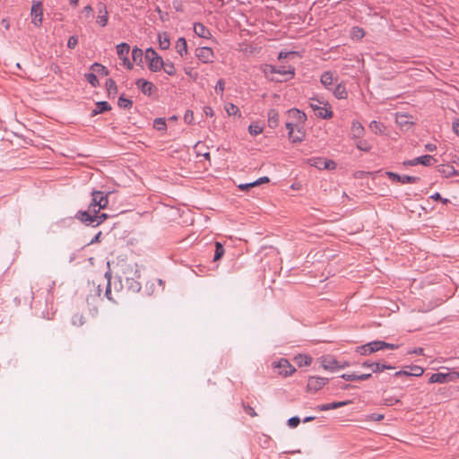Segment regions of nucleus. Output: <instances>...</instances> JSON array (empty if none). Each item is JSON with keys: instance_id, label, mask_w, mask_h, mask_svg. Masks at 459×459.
Instances as JSON below:
<instances>
[{"instance_id": "nucleus-1", "label": "nucleus", "mask_w": 459, "mask_h": 459, "mask_svg": "<svg viewBox=\"0 0 459 459\" xmlns=\"http://www.w3.org/2000/svg\"><path fill=\"white\" fill-rule=\"evenodd\" d=\"M76 218L87 226L96 227L108 218L107 213H93L79 211Z\"/></svg>"}, {"instance_id": "nucleus-2", "label": "nucleus", "mask_w": 459, "mask_h": 459, "mask_svg": "<svg viewBox=\"0 0 459 459\" xmlns=\"http://www.w3.org/2000/svg\"><path fill=\"white\" fill-rule=\"evenodd\" d=\"M92 199L88 206L86 212L99 213L101 209L107 207L108 204V195L101 191H93L91 193Z\"/></svg>"}, {"instance_id": "nucleus-3", "label": "nucleus", "mask_w": 459, "mask_h": 459, "mask_svg": "<svg viewBox=\"0 0 459 459\" xmlns=\"http://www.w3.org/2000/svg\"><path fill=\"white\" fill-rule=\"evenodd\" d=\"M310 107L316 112V115L323 119H329L333 117V111L328 106V103L324 100H320L316 98L310 100Z\"/></svg>"}, {"instance_id": "nucleus-4", "label": "nucleus", "mask_w": 459, "mask_h": 459, "mask_svg": "<svg viewBox=\"0 0 459 459\" xmlns=\"http://www.w3.org/2000/svg\"><path fill=\"white\" fill-rule=\"evenodd\" d=\"M459 379V373L453 371L449 373H434L431 375V377L429 379V383H448V382H455Z\"/></svg>"}, {"instance_id": "nucleus-5", "label": "nucleus", "mask_w": 459, "mask_h": 459, "mask_svg": "<svg viewBox=\"0 0 459 459\" xmlns=\"http://www.w3.org/2000/svg\"><path fill=\"white\" fill-rule=\"evenodd\" d=\"M273 368L278 369V374L284 377L292 375L296 369L286 359H281L277 362H273Z\"/></svg>"}, {"instance_id": "nucleus-6", "label": "nucleus", "mask_w": 459, "mask_h": 459, "mask_svg": "<svg viewBox=\"0 0 459 459\" xmlns=\"http://www.w3.org/2000/svg\"><path fill=\"white\" fill-rule=\"evenodd\" d=\"M32 20L31 22L36 27H40L43 20V5L39 1H34L30 12Z\"/></svg>"}, {"instance_id": "nucleus-7", "label": "nucleus", "mask_w": 459, "mask_h": 459, "mask_svg": "<svg viewBox=\"0 0 459 459\" xmlns=\"http://www.w3.org/2000/svg\"><path fill=\"white\" fill-rule=\"evenodd\" d=\"M196 57L204 64H211L214 59V53L211 48L201 47L195 49Z\"/></svg>"}, {"instance_id": "nucleus-8", "label": "nucleus", "mask_w": 459, "mask_h": 459, "mask_svg": "<svg viewBox=\"0 0 459 459\" xmlns=\"http://www.w3.org/2000/svg\"><path fill=\"white\" fill-rule=\"evenodd\" d=\"M130 51V46L127 43H120L117 46V53L118 57L123 61V65L128 68H133V64L127 57Z\"/></svg>"}, {"instance_id": "nucleus-9", "label": "nucleus", "mask_w": 459, "mask_h": 459, "mask_svg": "<svg viewBox=\"0 0 459 459\" xmlns=\"http://www.w3.org/2000/svg\"><path fill=\"white\" fill-rule=\"evenodd\" d=\"M319 359L321 366L325 370L334 371L337 368H344V366H339L337 359L331 355L323 356Z\"/></svg>"}, {"instance_id": "nucleus-10", "label": "nucleus", "mask_w": 459, "mask_h": 459, "mask_svg": "<svg viewBox=\"0 0 459 459\" xmlns=\"http://www.w3.org/2000/svg\"><path fill=\"white\" fill-rule=\"evenodd\" d=\"M328 383V378L320 377H310L307 380V391L316 392Z\"/></svg>"}, {"instance_id": "nucleus-11", "label": "nucleus", "mask_w": 459, "mask_h": 459, "mask_svg": "<svg viewBox=\"0 0 459 459\" xmlns=\"http://www.w3.org/2000/svg\"><path fill=\"white\" fill-rule=\"evenodd\" d=\"M386 175L392 181L399 182L403 185L415 184L420 180V178L418 177H412V176H407V175L400 176L399 174L391 172V171H387Z\"/></svg>"}, {"instance_id": "nucleus-12", "label": "nucleus", "mask_w": 459, "mask_h": 459, "mask_svg": "<svg viewBox=\"0 0 459 459\" xmlns=\"http://www.w3.org/2000/svg\"><path fill=\"white\" fill-rule=\"evenodd\" d=\"M97 9H98L97 23H99L101 27H105L108 21V13L106 4L100 2L97 4Z\"/></svg>"}, {"instance_id": "nucleus-13", "label": "nucleus", "mask_w": 459, "mask_h": 459, "mask_svg": "<svg viewBox=\"0 0 459 459\" xmlns=\"http://www.w3.org/2000/svg\"><path fill=\"white\" fill-rule=\"evenodd\" d=\"M437 171L446 178L454 176H459V170H456L453 166L448 164H442L438 166Z\"/></svg>"}, {"instance_id": "nucleus-14", "label": "nucleus", "mask_w": 459, "mask_h": 459, "mask_svg": "<svg viewBox=\"0 0 459 459\" xmlns=\"http://www.w3.org/2000/svg\"><path fill=\"white\" fill-rule=\"evenodd\" d=\"M365 134V128L359 121H353L351 127V137L360 139Z\"/></svg>"}, {"instance_id": "nucleus-15", "label": "nucleus", "mask_w": 459, "mask_h": 459, "mask_svg": "<svg viewBox=\"0 0 459 459\" xmlns=\"http://www.w3.org/2000/svg\"><path fill=\"white\" fill-rule=\"evenodd\" d=\"M362 367L370 368L375 373L382 372L385 369L393 368V367L390 365H386V364H383V363H379V362H369V361L363 362Z\"/></svg>"}, {"instance_id": "nucleus-16", "label": "nucleus", "mask_w": 459, "mask_h": 459, "mask_svg": "<svg viewBox=\"0 0 459 459\" xmlns=\"http://www.w3.org/2000/svg\"><path fill=\"white\" fill-rule=\"evenodd\" d=\"M135 84L144 95L148 96L152 94V90L155 88L152 82L144 79H138Z\"/></svg>"}, {"instance_id": "nucleus-17", "label": "nucleus", "mask_w": 459, "mask_h": 459, "mask_svg": "<svg viewBox=\"0 0 459 459\" xmlns=\"http://www.w3.org/2000/svg\"><path fill=\"white\" fill-rule=\"evenodd\" d=\"M194 31L200 38L210 39L212 37V33H211L210 30L207 29L201 22H196L194 24Z\"/></svg>"}, {"instance_id": "nucleus-18", "label": "nucleus", "mask_w": 459, "mask_h": 459, "mask_svg": "<svg viewBox=\"0 0 459 459\" xmlns=\"http://www.w3.org/2000/svg\"><path fill=\"white\" fill-rule=\"evenodd\" d=\"M288 115L290 117H291L292 119H294L297 124H304L305 121L307 120V116L304 112L300 111L299 109H297V108H291L288 111Z\"/></svg>"}, {"instance_id": "nucleus-19", "label": "nucleus", "mask_w": 459, "mask_h": 459, "mask_svg": "<svg viewBox=\"0 0 459 459\" xmlns=\"http://www.w3.org/2000/svg\"><path fill=\"white\" fill-rule=\"evenodd\" d=\"M349 403H351V401L333 402V403H325V404L318 405L316 407V410L324 411H328V410H333V409H338L342 406L348 405Z\"/></svg>"}, {"instance_id": "nucleus-20", "label": "nucleus", "mask_w": 459, "mask_h": 459, "mask_svg": "<svg viewBox=\"0 0 459 459\" xmlns=\"http://www.w3.org/2000/svg\"><path fill=\"white\" fill-rule=\"evenodd\" d=\"M321 83L326 88L331 89L333 82H337V78L333 79V73L330 71L324 72L320 78Z\"/></svg>"}, {"instance_id": "nucleus-21", "label": "nucleus", "mask_w": 459, "mask_h": 459, "mask_svg": "<svg viewBox=\"0 0 459 459\" xmlns=\"http://www.w3.org/2000/svg\"><path fill=\"white\" fill-rule=\"evenodd\" d=\"M164 66V61L161 56L152 57V60L148 62V67L152 72H158Z\"/></svg>"}, {"instance_id": "nucleus-22", "label": "nucleus", "mask_w": 459, "mask_h": 459, "mask_svg": "<svg viewBox=\"0 0 459 459\" xmlns=\"http://www.w3.org/2000/svg\"><path fill=\"white\" fill-rule=\"evenodd\" d=\"M268 126L271 128H276L279 125V113L276 109H270L267 114Z\"/></svg>"}, {"instance_id": "nucleus-23", "label": "nucleus", "mask_w": 459, "mask_h": 459, "mask_svg": "<svg viewBox=\"0 0 459 459\" xmlns=\"http://www.w3.org/2000/svg\"><path fill=\"white\" fill-rule=\"evenodd\" d=\"M125 281L128 290H132L133 292H138L141 290V283L134 277H128L125 275Z\"/></svg>"}, {"instance_id": "nucleus-24", "label": "nucleus", "mask_w": 459, "mask_h": 459, "mask_svg": "<svg viewBox=\"0 0 459 459\" xmlns=\"http://www.w3.org/2000/svg\"><path fill=\"white\" fill-rule=\"evenodd\" d=\"M270 71L272 73H277L282 76H287L285 80H288V78H292L295 74L293 68L285 69V67H280L279 69H276L274 66H270Z\"/></svg>"}, {"instance_id": "nucleus-25", "label": "nucleus", "mask_w": 459, "mask_h": 459, "mask_svg": "<svg viewBox=\"0 0 459 459\" xmlns=\"http://www.w3.org/2000/svg\"><path fill=\"white\" fill-rule=\"evenodd\" d=\"M176 50L181 56H185L187 54V44L185 38H179L176 42Z\"/></svg>"}, {"instance_id": "nucleus-26", "label": "nucleus", "mask_w": 459, "mask_h": 459, "mask_svg": "<svg viewBox=\"0 0 459 459\" xmlns=\"http://www.w3.org/2000/svg\"><path fill=\"white\" fill-rule=\"evenodd\" d=\"M159 46L162 50L169 48L170 40L167 32L159 33L158 35Z\"/></svg>"}, {"instance_id": "nucleus-27", "label": "nucleus", "mask_w": 459, "mask_h": 459, "mask_svg": "<svg viewBox=\"0 0 459 459\" xmlns=\"http://www.w3.org/2000/svg\"><path fill=\"white\" fill-rule=\"evenodd\" d=\"M333 95L339 99V100H343V99H346L348 94H347V91H346V88H345V85H343L342 83H338L334 89H333Z\"/></svg>"}, {"instance_id": "nucleus-28", "label": "nucleus", "mask_w": 459, "mask_h": 459, "mask_svg": "<svg viewBox=\"0 0 459 459\" xmlns=\"http://www.w3.org/2000/svg\"><path fill=\"white\" fill-rule=\"evenodd\" d=\"M415 161L417 164H421L423 166L429 167L433 164V162L436 161V159L431 155H423L420 157L415 158Z\"/></svg>"}, {"instance_id": "nucleus-29", "label": "nucleus", "mask_w": 459, "mask_h": 459, "mask_svg": "<svg viewBox=\"0 0 459 459\" xmlns=\"http://www.w3.org/2000/svg\"><path fill=\"white\" fill-rule=\"evenodd\" d=\"M296 126H297V131H296V133L294 132L293 136L290 138V140L293 143H297L302 142L304 140V138H305V135H306V133L303 130V128L299 126V125H296Z\"/></svg>"}, {"instance_id": "nucleus-30", "label": "nucleus", "mask_w": 459, "mask_h": 459, "mask_svg": "<svg viewBox=\"0 0 459 459\" xmlns=\"http://www.w3.org/2000/svg\"><path fill=\"white\" fill-rule=\"evenodd\" d=\"M294 359L299 367L310 366L312 363V358L307 355L299 354Z\"/></svg>"}, {"instance_id": "nucleus-31", "label": "nucleus", "mask_w": 459, "mask_h": 459, "mask_svg": "<svg viewBox=\"0 0 459 459\" xmlns=\"http://www.w3.org/2000/svg\"><path fill=\"white\" fill-rule=\"evenodd\" d=\"M111 109V106L107 101H100L96 104V108L92 111V116L103 113Z\"/></svg>"}, {"instance_id": "nucleus-32", "label": "nucleus", "mask_w": 459, "mask_h": 459, "mask_svg": "<svg viewBox=\"0 0 459 459\" xmlns=\"http://www.w3.org/2000/svg\"><path fill=\"white\" fill-rule=\"evenodd\" d=\"M369 128L375 134H383L385 127L382 123L374 120L369 124Z\"/></svg>"}, {"instance_id": "nucleus-33", "label": "nucleus", "mask_w": 459, "mask_h": 459, "mask_svg": "<svg viewBox=\"0 0 459 459\" xmlns=\"http://www.w3.org/2000/svg\"><path fill=\"white\" fill-rule=\"evenodd\" d=\"M358 141L356 142V147L362 151V152H368L371 149H372V146L371 144L366 141V140H360V139H357Z\"/></svg>"}, {"instance_id": "nucleus-34", "label": "nucleus", "mask_w": 459, "mask_h": 459, "mask_svg": "<svg viewBox=\"0 0 459 459\" xmlns=\"http://www.w3.org/2000/svg\"><path fill=\"white\" fill-rule=\"evenodd\" d=\"M162 69L167 74L170 76L175 75L177 72L174 64L169 60H167L166 62L164 61V66H162Z\"/></svg>"}, {"instance_id": "nucleus-35", "label": "nucleus", "mask_w": 459, "mask_h": 459, "mask_svg": "<svg viewBox=\"0 0 459 459\" xmlns=\"http://www.w3.org/2000/svg\"><path fill=\"white\" fill-rule=\"evenodd\" d=\"M106 87H107V91H108V93L109 96L117 94V88L116 82L113 79L107 80Z\"/></svg>"}, {"instance_id": "nucleus-36", "label": "nucleus", "mask_w": 459, "mask_h": 459, "mask_svg": "<svg viewBox=\"0 0 459 459\" xmlns=\"http://www.w3.org/2000/svg\"><path fill=\"white\" fill-rule=\"evenodd\" d=\"M395 120L396 123L402 127L412 124V122L409 121V117L404 114H397Z\"/></svg>"}, {"instance_id": "nucleus-37", "label": "nucleus", "mask_w": 459, "mask_h": 459, "mask_svg": "<svg viewBox=\"0 0 459 459\" xmlns=\"http://www.w3.org/2000/svg\"><path fill=\"white\" fill-rule=\"evenodd\" d=\"M224 255V247L220 242H215V251H214V256L213 261L220 260Z\"/></svg>"}, {"instance_id": "nucleus-38", "label": "nucleus", "mask_w": 459, "mask_h": 459, "mask_svg": "<svg viewBox=\"0 0 459 459\" xmlns=\"http://www.w3.org/2000/svg\"><path fill=\"white\" fill-rule=\"evenodd\" d=\"M91 69L94 73H97V74H102V75H108V69H107L104 65H100V64H99V63H94V64L91 65Z\"/></svg>"}, {"instance_id": "nucleus-39", "label": "nucleus", "mask_w": 459, "mask_h": 459, "mask_svg": "<svg viewBox=\"0 0 459 459\" xmlns=\"http://www.w3.org/2000/svg\"><path fill=\"white\" fill-rule=\"evenodd\" d=\"M153 127L158 131H165L167 129L165 119L161 117L155 118L153 121Z\"/></svg>"}, {"instance_id": "nucleus-40", "label": "nucleus", "mask_w": 459, "mask_h": 459, "mask_svg": "<svg viewBox=\"0 0 459 459\" xmlns=\"http://www.w3.org/2000/svg\"><path fill=\"white\" fill-rule=\"evenodd\" d=\"M143 53L142 49H140L138 48H133L132 58H133L134 62H135L137 64L141 63L143 60Z\"/></svg>"}, {"instance_id": "nucleus-41", "label": "nucleus", "mask_w": 459, "mask_h": 459, "mask_svg": "<svg viewBox=\"0 0 459 459\" xmlns=\"http://www.w3.org/2000/svg\"><path fill=\"white\" fill-rule=\"evenodd\" d=\"M351 35L353 39H360L365 36V32L363 29L359 27H353Z\"/></svg>"}, {"instance_id": "nucleus-42", "label": "nucleus", "mask_w": 459, "mask_h": 459, "mask_svg": "<svg viewBox=\"0 0 459 459\" xmlns=\"http://www.w3.org/2000/svg\"><path fill=\"white\" fill-rule=\"evenodd\" d=\"M369 345V351L376 352L380 350H383L382 345H385L384 341H374L371 342H368Z\"/></svg>"}, {"instance_id": "nucleus-43", "label": "nucleus", "mask_w": 459, "mask_h": 459, "mask_svg": "<svg viewBox=\"0 0 459 459\" xmlns=\"http://www.w3.org/2000/svg\"><path fill=\"white\" fill-rule=\"evenodd\" d=\"M117 104L122 108H130L133 106V101L129 99L121 96L118 99Z\"/></svg>"}, {"instance_id": "nucleus-44", "label": "nucleus", "mask_w": 459, "mask_h": 459, "mask_svg": "<svg viewBox=\"0 0 459 459\" xmlns=\"http://www.w3.org/2000/svg\"><path fill=\"white\" fill-rule=\"evenodd\" d=\"M225 110H226V112L228 113L229 116H235L237 114H238L240 116L239 108L236 105H234L232 103L227 104L226 107H225Z\"/></svg>"}, {"instance_id": "nucleus-45", "label": "nucleus", "mask_w": 459, "mask_h": 459, "mask_svg": "<svg viewBox=\"0 0 459 459\" xmlns=\"http://www.w3.org/2000/svg\"><path fill=\"white\" fill-rule=\"evenodd\" d=\"M248 131H249L250 134L255 136V135L260 134L263 132V127L260 126L258 124H251L248 126Z\"/></svg>"}, {"instance_id": "nucleus-46", "label": "nucleus", "mask_w": 459, "mask_h": 459, "mask_svg": "<svg viewBox=\"0 0 459 459\" xmlns=\"http://www.w3.org/2000/svg\"><path fill=\"white\" fill-rule=\"evenodd\" d=\"M85 78L93 87H96L99 84V80L94 73L86 74Z\"/></svg>"}, {"instance_id": "nucleus-47", "label": "nucleus", "mask_w": 459, "mask_h": 459, "mask_svg": "<svg viewBox=\"0 0 459 459\" xmlns=\"http://www.w3.org/2000/svg\"><path fill=\"white\" fill-rule=\"evenodd\" d=\"M105 278H107V286H106L105 296H106L109 300H113V298L111 297L110 274H109V273H105Z\"/></svg>"}, {"instance_id": "nucleus-48", "label": "nucleus", "mask_w": 459, "mask_h": 459, "mask_svg": "<svg viewBox=\"0 0 459 459\" xmlns=\"http://www.w3.org/2000/svg\"><path fill=\"white\" fill-rule=\"evenodd\" d=\"M369 345L368 343L361 345L357 348L356 351L359 352L361 355L367 356L372 353V351H369Z\"/></svg>"}, {"instance_id": "nucleus-49", "label": "nucleus", "mask_w": 459, "mask_h": 459, "mask_svg": "<svg viewBox=\"0 0 459 459\" xmlns=\"http://www.w3.org/2000/svg\"><path fill=\"white\" fill-rule=\"evenodd\" d=\"M410 368V374H411L414 377H420L424 373L423 368L420 366H412Z\"/></svg>"}, {"instance_id": "nucleus-50", "label": "nucleus", "mask_w": 459, "mask_h": 459, "mask_svg": "<svg viewBox=\"0 0 459 459\" xmlns=\"http://www.w3.org/2000/svg\"><path fill=\"white\" fill-rule=\"evenodd\" d=\"M159 56L157 52L152 48H149L145 51V59L149 62L152 60V57Z\"/></svg>"}, {"instance_id": "nucleus-51", "label": "nucleus", "mask_w": 459, "mask_h": 459, "mask_svg": "<svg viewBox=\"0 0 459 459\" xmlns=\"http://www.w3.org/2000/svg\"><path fill=\"white\" fill-rule=\"evenodd\" d=\"M300 423V419L298 416L291 417L288 420V426L290 428H296Z\"/></svg>"}, {"instance_id": "nucleus-52", "label": "nucleus", "mask_w": 459, "mask_h": 459, "mask_svg": "<svg viewBox=\"0 0 459 459\" xmlns=\"http://www.w3.org/2000/svg\"><path fill=\"white\" fill-rule=\"evenodd\" d=\"M184 120L186 124L191 125L194 123V112L192 110H186L184 116Z\"/></svg>"}, {"instance_id": "nucleus-53", "label": "nucleus", "mask_w": 459, "mask_h": 459, "mask_svg": "<svg viewBox=\"0 0 459 459\" xmlns=\"http://www.w3.org/2000/svg\"><path fill=\"white\" fill-rule=\"evenodd\" d=\"M224 85H225V82H224V81L222 79H220L217 82V84L215 86V91H216L217 94H220V95L223 94Z\"/></svg>"}, {"instance_id": "nucleus-54", "label": "nucleus", "mask_w": 459, "mask_h": 459, "mask_svg": "<svg viewBox=\"0 0 459 459\" xmlns=\"http://www.w3.org/2000/svg\"><path fill=\"white\" fill-rule=\"evenodd\" d=\"M73 324L75 325H82L84 324L83 316L80 314H75L73 316Z\"/></svg>"}, {"instance_id": "nucleus-55", "label": "nucleus", "mask_w": 459, "mask_h": 459, "mask_svg": "<svg viewBox=\"0 0 459 459\" xmlns=\"http://www.w3.org/2000/svg\"><path fill=\"white\" fill-rule=\"evenodd\" d=\"M78 44V38L76 36H71L67 41V47L69 48H74Z\"/></svg>"}, {"instance_id": "nucleus-56", "label": "nucleus", "mask_w": 459, "mask_h": 459, "mask_svg": "<svg viewBox=\"0 0 459 459\" xmlns=\"http://www.w3.org/2000/svg\"><path fill=\"white\" fill-rule=\"evenodd\" d=\"M243 408L245 412L250 415L251 417H255L257 415L255 409L250 405L243 403Z\"/></svg>"}, {"instance_id": "nucleus-57", "label": "nucleus", "mask_w": 459, "mask_h": 459, "mask_svg": "<svg viewBox=\"0 0 459 459\" xmlns=\"http://www.w3.org/2000/svg\"><path fill=\"white\" fill-rule=\"evenodd\" d=\"M295 127H297L296 125H294L292 122H287L286 123V128L288 129V134L289 138L293 136V134L295 132Z\"/></svg>"}, {"instance_id": "nucleus-58", "label": "nucleus", "mask_w": 459, "mask_h": 459, "mask_svg": "<svg viewBox=\"0 0 459 459\" xmlns=\"http://www.w3.org/2000/svg\"><path fill=\"white\" fill-rule=\"evenodd\" d=\"M342 378H343L344 380L346 381H355V380H359L358 379V375L357 374H354V373H351V374H342L341 376Z\"/></svg>"}, {"instance_id": "nucleus-59", "label": "nucleus", "mask_w": 459, "mask_h": 459, "mask_svg": "<svg viewBox=\"0 0 459 459\" xmlns=\"http://www.w3.org/2000/svg\"><path fill=\"white\" fill-rule=\"evenodd\" d=\"M400 403V399L398 398H394V397H390V398H385L384 400V403L385 405H388V406H392V405H394L396 403Z\"/></svg>"}, {"instance_id": "nucleus-60", "label": "nucleus", "mask_w": 459, "mask_h": 459, "mask_svg": "<svg viewBox=\"0 0 459 459\" xmlns=\"http://www.w3.org/2000/svg\"><path fill=\"white\" fill-rule=\"evenodd\" d=\"M431 199H434V200H440L443 204H448L450 201L446 198H442V196L440 195L439 193H435L434 195H432L430 196Z\"/></svg>"}, {"instance_id": "nucleus-61", "label": "nucleus", "mask_w": 459, "mask_h": 459, "mask_svg": "<svg viewBox=\"0 0 459 459\" xmlns=\"http://www.w3.org/2000/svg\"><path fill=\"white\" fill-rule=\"evenodd\" d=\"M269 181H270V179L268 177H262V178H258L257 180L254 181V184H255V186H256L263 183H268Z\"/></svg>"}, {"instance_id": "nucleus-62", "label": "nucleus", "mask_w": 459, "mask_h": 459, "mask_svg": "<svg viewBox=\"0 0 459 459\" xmlns=\"http://www.w3.org/2000/svg\"><path fill=\"white\" fill-rule=\"evenodd\" d=\"M370 419L374 421H380L384 419V415L378 414V413H373L370 415Z\"/></svg>"}, {"instance_id": "nucleus-63", "label": "nucleus", "mask_w": 459, "mask_h": 459, "mask_svg": "<svg viewBox=\"0 0 459 459\" xmlns=\"http://www.w3.org/2000/svg\"><path fill=\"white\" fill-rule=\"evenodd\" d=\"M255 186V184L254 182H251V183H247V184H240L238 186V188L241 189V190H247L251 187H254Z\"/></svg>"}, {"instance_id": "nucleus-64", "label": "nucleus", "mask_w": 459, "mask_h": 459, "mask_svg": "<svg viewBox=\"0 0 459 459\" xmlns=\"http://www.w3.org/2000/svg\"><path fill=\"white\" fill-rule=\"evenodd\" d=\"M452 126H453V130L454 132L459 135V119H455L453 121V124H452Z\"/></svg>"}]
</instances>
